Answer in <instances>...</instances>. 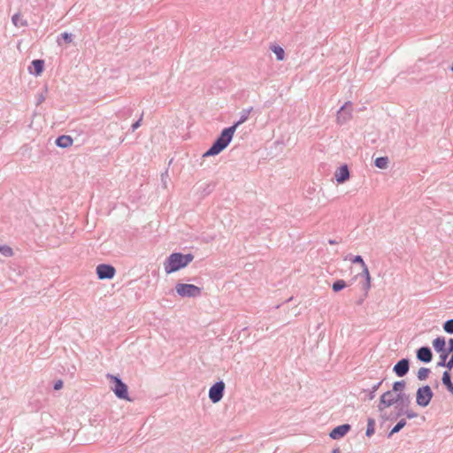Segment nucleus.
<instances>
[{
  "label": "nucleus",
  "instance_id": "obj_1",
  "mask_svg": "<svg viewBox=\"0 0 453 453\" xmlns=\"http://www.w3.org/2000/svg\"><path fill=\"white\" fill-rule=\"evenodd\" d=\"M253 108L243 109L241 112L240 119L234 125L224 128L217 139L213 142L210 149L205 151L203 157L215 156L223 151L231 142L236 128L244 123Z\"/></svg>",
  "mask_w": 453,
  "mask_h": 453
},
{
  "label": "nucleus",
  "instance_id": "obj_2",
  "mask_svg": "<svg viewBox=\"0 0 453 453\" xmlns=\"http://www.w3.org/2000/svg\"><path fill=\"white\" fill-rule=\"evenodd\" d=\"M193 258L194 257L191 254L173 253L164 263L165 271L167 274L179 271L186 267Z\"/></svg>",
  "mask_w": 453,
  "mask_h": 453
},
{
  "label": "nucleus",
  "instance_id": "obj_3",
  "mask_svg": "<svg viewBox=\"0 0 453 453\" xmlns=\"http://www.w3.org/2000/svg\"><path fill=\"white\" fill-rule=\"evenodd\" d=\"M107 378L112 383L111 390L114 392L115 395L123 400L131 401L128 395V388L127 386L123 383L120 379L114 375L108 374Z\"/></svg>",
  "mask_w": 453,
  "mask_h": 453
},
{
  "label": "nucleus",
  "instance_id": "obj_4",
  "mask_svg": "<svg viewBox=\"0 0 453 453\" xmlns=\"http://www.w3.org/2000/svg\"><path fill=\"white\" fill-rule=\"evenodd\" d=\"M177 294L181 297H196L201 295V288L193 284L178 283L175 286Z\"/></svg>",
  "mask_w": 453,
  "mask_h": 453
},
{
  "label": "nucleus",
  "instance_id": "obj_5",
  "mask_svg": "<svg viewBox=\"0 0 453 453\" xmlns=\"http://www.w3.org/2000/svg\"><path fill=\"white\" fill-rule=\"evenodd\" d=\"M405 395L403 393H396L394 391H388L380 397V409L388 408L400 401H403Z\"/></svg>",
  "mask_w": 453,
  "mask_h": 453
},
{
  "label": "nucleus",
  "instance_id": "obj_6",
  "mask_svg": "<svg viewBox=\"0 0 453 453\" xmlns=\"http://www.w3.org/2000/svg\"><path fill=\"white\" fill-rule=\"evenodd\" d=\"M433 346L435 351L440 354L441 361L438 365L443 366L448 357V347L445 339L443 337H437L434 340Z\"/></svg>",
  "mask_w": 453,
  "mask_h": 453
},
{
  "label": "nucleus",
  "instance_id": "obj_7",
  "mask_svg": "<svg viewBox=\"0 0 453 453\" xmlns=\"http://www.w3.org/2000/svg\"><path fill=\"white\" fill-rule=\"evenodd\" d=\"M433 397V392L429 386H425L417 391V403L420 406H427Z\"/></svg>",
  "mask_w": 453,
  "mask_h": 453
},
{
  "label": "nucleus",
  "instance_id": "obj_8",
  "mask_svg": "<svg viewBox=\"0 0 453 453\" xmlns=\"http://www.w3.org/2000/svg\"><path fill=\"white\" fill-rule=\"evenodd\" d=\"M351 262L354 264H359L361 265L362 271H363V275L365 278V282L363 288L367 292L371 288V282H372V278H371L370 272H369L367 265H365V263L361 256L354 257L351 259Z\"/></svg>",
  "mask_w": 453,
  "mask_h": 453
},
{
  "label": "nucleus",
  "instance_id": "obj_9",
  "mask_svg": "<svg viewBox=\"0 0 453 453\" xmlns=\"http://www.w3.org/2000/svg\"><path fill=\"white\" fill-rule=\"evenodd\" d=\"M351 102H346L337 111V123L343 125L351 119Z\"/></svg>",
  "mask_w": 453,
  "mask_h": 453
},
{
  "label": "nucleus",
  "instance_id": "obj_10",
  "mask_svg": "<svg viewBox=\"0 0 453 453\" xmlns=\"http://www.w3.org/2000/svg\"><path fill=\"white\" fill-rule=\"evenodd\" d=\"M116 270L112 265L101 264L96 266V274L100 280L112 279Z\"/></svg>",
  "mask_w": 453,
  "mask_h": 453
},
{
  "label": "nucleus",
  "instance_id": "obj_11",
  "mask_svg": "<svg viewBox=\"0 0 453 453\" xmlns=\"http://www.w3.org/2000/svg\"><path fill=\"white\" fill-rule=\"evenodd\" d=\"M225 383L219 381L215 383L209 390V397L212 403L219 402L223 397Z\"/></svg>",
  "mask_w": 453,
  "mask_h": 453
},
{
  "label": "nucleus",
  "instance_id": "obj_12",
  "mask_svg": "<svg viewBox=\"0 0 453 453\" xmlns=\"http://www.w3.org/2000/svg\"><path fill=\"white\" fill-rule=\"evenodd\" d=\"M29 73L35 76H39L42 74L44 69V60L42 59H34L31 62V65L28 67Z\"/></svg>",
  "mask_w": 453,
  "mask_h": 453
},
{
  "label": "nucleus",
  "instance_id": "obj_13",
  "mask_svg": "<svg viewBox=\"0 0 453 453\" xmlns=\"http://www.w3.org/2000/svg\"><path fill=\"white\" fill-rule=\"evenodd\" d=\"M350 429V426L349 425H342V426H339L335 428H334L331 432H330V437L334 440H338V439H341L342 437H343Z\"/></svg>",
  "mask_w": 453,
  "mask_h": 453
},
{
  "label": "nucleus",
  "instance_id": "obj_14",
  "mask_svg": "<svg viewBox=\"0 0 453 453\" xmlns=\"http://www.w3.org/2000/svg\"><path fill=\"white\" fill-rule=\"evenodd\" d=\"M409 371V361L402 359L394 366V372L399 376H404Z\"/></svg>",
  "mask_w": 453,
  "mask_h": 453
},
{
  "label": "nucleus",
  "instance_id": "obj_15",
  "mask_svg": "<svg viewBox=\"0 0 453 453\" xmlns=\"http://www.w3.org/2000/svg\"><path fill=\"white\" fill-rule=\"evenodd\" d=\"M55 143L59 148H68L73 144V139L70 135L63 134L56 139Z\"/></svg>",
  "mask_w": 453,
  "mask_h": 453
},
{
  "label": "nucleus",
  "instance_id": "obj_16",
  "mask_svg": "<svg viewBox=\"0 0 453 453\" xmlns=\"http://www.w3.org/2000/svg\"><path fill=\"white\" fill-rule=\"evenodd\" d=\"M417 357L423 362H430L432 359V352L430 349L426 347L420 348L417 352Z\"/></svg>",
  "mask_w": 453,
  "mask_h": 453
},
{
  "label": "nucleus",
  "instance_id": "obj_17",
  "mask_svg": "<svg viewBox=\"0 0 453 453\" xmlns=\"http://www.w3.org/2000/svg\"><path fill=\"white\" fill-rule=\"evenodd\" d=\"M270 50L276 55V59L278 61H282L285 58V51L284 49L278 44H271Z\"/></svg>",
  "mask_w": 453,
  "mask_h": 453
},
{
  "label": "nucleus",
  "instance_id": "obj_18",
  "mask_svg": "<svg viewBox=\"0 0 453 453\" xmlns=\"http://www.w3.org/2000/svg\"><path fill=\"white\" fill-rule=\"evenodd\" d=\"M349 172H335L332 180H334L337 184H342L349 180Z\"/></svg>",
  "mask_w": 453,
  "mask_h": 453
},
{
  "label": "nucleus",
  "instance_id": "obj_19",
  "mask_svg": "<svg viewBox=\"0 0 453 453\" xmlns=\"http://www.w3.org/2000/svg\"><path fill=\"white\" fill-rule=\"evenodd\" d=\"M12 21L13 25L15 27H27L28 26L27 20L24 19H21L19 13H15L12 17Z\"/></svg>",
  "mask_w": 453,
  "mask_h": 453
},
{
  "label": "nucleus",
  "instance_id": "obj_20",
  "mask_svg": "<svg viewBox=\"0 0 453 453\" xmlns=\"http://www.w3.org/2000/svg\"><path fill=\"white\" fill-rule=\"evenodd\" d=\"M388 163V157H380L374 160V165L380 169L386 168Z\"/></svg>",
  "mask_w": 453,
  "mask_h": 453
},
{
  "label": "nucleus",
  "instance_id": "obj_21",
  "mask_svg": "<svg viewBox=\"0 0 453 453\" xmlns=\"http://www.w3.org/2000/svg\"><path fill=\"white\" fill-rule=\"evenodd\" d=\"M442 383L447 387L448 389L453 388V384L450 380V374L449 372H444L442 376Z\"/></svg>",
  "mask_w": 453,
  "mask_h": 453
},
{
  "label": "nucleus",
  "instance_id": "obj_22",
  "mask_svg": "<svg viewBox=\"0 0 453 453\" xmlns=\"http://www.w3.org/2000/svg\"><path fill=\"white\" fill-rule=\"evenodd\" d=\"M347 285L343 280H339L333 284L332 288L334 292H338L343 289Z\"/></svg>",
  "mask_w": 453,
  "mask_h": 453
},
{
  "label": "nucleus",
  "instance_id": "obj_23",
  "mask_svg": "<svg viewBox=\"0 0 453 453\" xmlns=\"http://www.w3.org/2000/svg\"><path fill=\"white\" fill-rule=\"evenodd\" d=\"M404 388H405L404 381H396L393 385L392 391L396 392V393H403V390L404 389Z\"/></svg>",
  "mask_w": 453,
  "mask_h": 453
},
{
  "label": "nucleus",
  "instance_id": "obj_24",
  "mask_svg": "<svg viewBox=\"0 0 453 453\" xmlns=\"http://www.w3.org/2000/svg\"><path fill=\"white\" fill-rule=\"evenodd\" d=\"M430 370L425 367H422L418 372V378L420 380H426L428 377Z\"/></svg>",
  "mask_w": 453,
  "mask_h": 453
},
{
  "label": "nucleus",
  "instance_id": "obj_25",
  "mask_svg": "<svg viewBox=\"0 0 453 453\" xmlns=\"http://www.w3.org/2000/svg\"><path fill=\"white\" fill-rule=\"evenodd\" d=\"M0 253L4 255L5 257H11L13 254L12 248H10L8 246H1V245H0Z\"/></svg>",
  "mask_w": 453,
  "mask_h": 453
},
{
  "label": "nucleus",
  "instance_id": "obj_26",
  "mask_svg": "<svg viewBox=\"0 0 453 453\" xmlns=\"http://www.w3.org/2000/svg\"><path fill=\"white\" fill-rule=\"evenodd\" d=\"M60 37L66 42L70 43L73 42V35L71 33L64 32L60 35Z\"/></svg>",
  "mask_w": 453,
  "mask_h": 453
},
{
  "label": "nucleus",
  "instance_id": "obj_27",
  "mask_svg": "<svg viewBox=\"0 0 453 453\" xmlns=\"http://www.w3.org/2000/svg\"><path fill=\"white\" fill-rule=\"evenodd\" d=\"M406 422L404 420H401L399 421L395 426L394 428L391 430L390 432V435L395 434V433H397L399 432L404 426H405Z\"/></svg>",
  "mask_w": 453,
  "mask_h": 453
},
{
  "label": "nucleus",
  "instance_id": "obj_28",
  "mask_svg": "<svg viewBox=\"0 0 453 453\" xmlns=\"http://www.w3.org/2000/svg\"><path fill=\"white\" fill-rule=\"evenodd\" d=\"M443 328L447 333L453 334V319L445 322Z\"/></svg>",
  "mask_w": 453,
  "mask_h": 453
},
{
  "label": "nucleus",
  "instance_id": "obj_29",
  "mask_svg": "<svg viewBox=\"0 0 453 453\" xmlns=\"http://www.w3.org/2000/svg\"><path fill=\"white\" fill-rule=\"evenodd\" d=\"M141 122H142V117L136 120L132 126H131V130L134 132L140 126H141Z\"/></svg>",
  "mask_w": 453,
  "mask_h": 453
},
{
  "label": "nucleus",
  "instance_id": "obj_30",
  "mask_svg": "<svg viewBox=\"0 0 453 453\" xmlns=\"http://www.w3.org/2000/svg\"><path fill=\"white\" fill-rule=\"evenodd\" d=\"M444 365H446L449 369H451L453 367V355H451L448 362L445 361Z\"/></svg>",
  "mask_w": 453,
  "mask_h": 453
},
{
  "label": "nucleus",
  "instance_id": "obj_31",
  "mask_svg": "<svg viewBox=\"0 0 453 453\" xmlns=\"http://www.w3.org/2000/svg\"><path fill=\"white\" fill-rule=\"evenodd\" d=\"M335 170H349V165L347 164H342L335 166Z\"/></svg>",
  "mask_w": 453,
  "mask_h": 453
},
{
  "label": "nucleus",
  "instance_id": "obj_32",
  "mask_svg": "<svg viewBox=\"0 0 453 453\" xmlns=\"http://www.w3.org/2000/svg\"><path fill=\"white\" fill-rule=\"evenodd\" d=\"M449 347H448V355L449 353H452L453 355V339H450L449 342Z\"/></svg>",
  "mask_w": 453,
  "mask_h": 453
},
{
  "label": "nucleus",
  "instance_id": "obj_33",
  "mask_svg": "<svg viewBox=\"0 0 453 453\" xmlns=\"http://www.w3.org/2000/svg\"><path fill=\"white\" fill-rule=\"evenodd\" d=\"M63 387V382L62 380H58L55 385H54V389L56 390H59L60 388H62Z\"/></svg>",
  "mask_w": 453,
  "mask_h": 453
},
{
  "label": "nucleus",
  "instance_id": "obj_34",
  "mask_svg": "<svg viewBox=\"0 0 453 453\" xmlns=\"http://www.w3.org/2000/svg\"><path fill=\"white\" fill-rule=\"evenodd\" d=\"M44 100H45L44 96L42 94L39 95V96L37 98V104H42Z\"/></svg>",
  "mask_w": 453,
  "mask_h": 453
},
{
  "label": "nucleus",
  "instance_id": "obj_35",
  "mask_svg": "<svg viewBox=\"0 0 453 453\" xmlns=\"http://www.w3.org/2000/svg\"><path fill=\"white\" fill-rule=\"evenodd\" d=\"M372 433H373V428L372 427H368V429L366 431V434L368 436H370Z\"/></svg>",
  "mask_w": 453,
  "mask_h": 453
},
{
  "label": "nucleus",
  "instance_id": "obj_36",
  "mask_svg": "<svg viewBox=\"0 0 453 453\" xmlns=\"http://www.w3.org/2000/svg\"><path fill=\"white\" fill-rule=\"evenodd\" d=\"M450 70H451V72L453 73V65H452V66H451Z\"/></svg>",
  "mask_w": 453,
  "mask_h": 453
}]
</instances>
